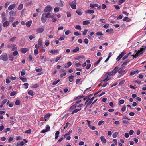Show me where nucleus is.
Returning <instances> with one entry per match:
<instances>
[{"instance_id":"nucleus-1","label":"nucleus","mask_w":146,"mask_h":146,"mask_svg":"<svg viewBox=\"0 0 146 146\" xmlns=\"http://www.w3.org/2000/svg\"><path fill=\"white\" fill-rule=\"evenodd\" d=\"M145 49H146L145 48V46H143V48H140V50L138 51L135 50V52L136 53L135 54V55H132V56H133V58H135L142 54L144 52Z\"/></svg>"},{"instance_id":"nucleus-2","label":"nucleus","mask_w":146,"mask_h":146,"mask_svg":"<svg viewBox=\"0 0 146 146\" xmlns=\"http://www.w3.org/2000/svg\"><path fill=\"white\" fill-rule=\"evenodd\" d=\"M50 14V13H44L41 17V20L42 22L45 23L47 20V18H48Z\"/></svg>"},{"instance_id":"nucleus-3","label":"nucleus","mask_w":146,"mask_h":146,"mask_svg":"<svg viewBox=\"0 0 146 146\" xmlns=\"http://www.w3.org/2000/svg\"><path fill=\"white\" fill-rule=\"evenodd\" d=\"M0 60L4 61H7L8 60L7 54L6 53H4L0 56Z\"/></svg>"},{"instance_id":"nucleus-4","label":"nucleus","mask_w":146,"mask_h":146,"mask_svg":"<svg viewBox=\"0 0 146 146\" xmlns=\"http://www.w3.org/2000/svg\"><path fill=\"white\" fill-rule=\"evenodd\" d=\"M52 7L50 5H48L45 8L44 10V11L45 12H50L52 10Z\"/></svg>"},{"instance_id":"nucleus-5","label":"nucleus","mask_w":146,"mask_h":146,"mask_svg":"<svg viewBox=\"0 0 146 146\" xmlns=\"http://www.w3.org/2000/svg\"><path fill=\"white\" fill-rule=\"evenodd\" d=\"M45 129H43L41 131V133H44L46 132H48L50 131V127L48 125H47L46 126Z\"/></svg>"},{"instance_id":"nucleus-6","label":"nucleus","mask_w":146,"mask_h":146,"mask_svg":"<svg viewBox=\"0 0 146 146\" xmlns=\"http://www.w3.org/2000/svg\"><path fill=\"white\" fill-rule=\"evenodd\" d=\"M125 54V52L123 51L117 57L116 60L118 61H119L120 59L124 56Z\"/></svg>"},{"instance_id":"nucleus-7","label":"nucleus","mask_w":146,"mask_h":146,"mask_svg":"<svg viewBox=\"0 0 146 146\" xmlns=\"http://www.w3.org/2000/svg\"><path fill=\"white\" fill-rule=\"evenodd\" d=\"M93 101L91 100L90 98L88 99L85 102V104H86V108H87L88 106L90 105Z\"/></svg>"},{"instance_id":"nucleus-8","label":"nucleus","mask_w":146,"mask_h":146,"mask_svg":"<svg viewBox=\"0 0 146 146\" xmlns=\"http://www.w3.org/2000/svg\"><path fill=\"white\" fill-rule=\"evenodd\" d=\"M76 4L75 1H73L70 5L71 8L73 9H75L76 8Z\"/></svg>"},{"instance_id":"nucleus-9","label":"nucleus","mask_w":146,"mask_h":146,"mask_svg":"<svg viewBox=\"0 0 146 146\" xmlns=\"http://www.w3.org/2000/svg\"><path fill=\"white\" fill-rule=\"evenodd\" d=\"M110 78L106 74L104 77V80L103 81L104 82H106L109 80Z\"/></svg>"},{"instance_id":"nucleus-10","label":"nucleus","mask_w":146,"mask_h":146,"mask_svg":"<svg viewBox=\"0 0 146 146\" xmlns=\"http://www.w3.org/2000/svg\"><path fill=\"white\" fill-rule=\"evenodd\" d=\"M16 7V4H13L9 5L8 8V9L9 10H11L13 9H14Z\"/></svg>"},{"instance_id":"nucleus-11","label":"nucleus","mask_w":146,"mask_h":146,"mask_svg":"<svg viewBox=\"0 0 146 146\" xmlns=\"http://www.w3.org/2000/svg\"><path fill=\"white\" fill-rule=\"evenodd\" d=\"M37 44L38 45L40 46L42 48H43V45L42 44V40L41 38H40L38 41Z\"/></svg>"},{"instance_id":"nucleus-12","label":"nucleus","mask_w":146,"mask_h":146,"mask_svg":"<svg viewBox=\"0 0 146 146\" xmlns=\"http://www.w3.org/2000/svg\"><path fill=\"white\" fill-rule=\"evenodd\" d=\"M1 17L3 21H5L6 20V15L5 12H3L1 14Z\"/></svg>"},{"instance_id":"nucleus-13","label":"nucleus","mask_w":146,"mask_h":146,"mask_svg":"<svg viewBox=\"0 0 146 146\" xmlns=\"http://www.w3.org/2000/svg\"><path fill=\"white\" fill-rule=\"evenodd\" d=\"M29 50V49L27 48H23L21 49V52L23 53H25Z\"/></svg>"},{"instance_id":"nucleus-14","label":"nucleus","mask_w":146,"mask_h":146,"mask_svg":"<svg viewBox=\"0 0 146 146\" xmlns=\"http://www.w3.org/2000/svg\"><path fill=\"white\" fill-rule=\"evenodd\" d=\"M9 25V23L8 21H6L3 24V26L4 27H6L8 26Z\"/></svg>"},{"instance_id":"nucleus-15","label":"nucleus","mask_w":146,"mask_h":146,"mask_svg":"<svg viewBox=\"0 0 146 146\" xmlns=\"http://www.w3.org/2000/svg\"><path fill=\"white\" fill-rule=\"evenodd\" d=\"M76 13L78 15H81L82 14L83 12L80 9H79L76 10Z\"/></svg>"},{"instance_id":"nucleus-16","label":"nucleus","mask_w":146,"mask_h":146,"mask_svg":"<svg viewBox=\"0 0 146 146\" xmlns=\"http://www.w3.org/2000/svg\"><path fill=\"white\" fill-rule=\"evenodd\" d=\"M44 30V28H39L36 30V31L37 33H41L43 32Z\"/></svg>"},{"instance_id":"nucleus-17","label":"nucleus","mask_w":146,"mask_h":146,"mask_svg":"<svg viewBox=\"0 0 146 146\" xmlns=\"http://www.w3.org/2000/svg\"><path fill=\"white\" fill-rule=\"evenodd\" d=\"M50 114L49 113L46 114L44 117V118L45 121H46L50 117Z\"/></svg>"},{"instance_id":"nucleus-18","label":"nucleus","mask_w":146,"mask_h":146,"mask_svg":"<svg viewBox=\"0 0 146 146\" xmlns=\"http://www.w3.org/2000/svg\"><path fill=\"white\" fill-rule=\"evenodd\" d=\"M90 6L92 8H94L98 7L99 5L98 4L90 3Z\"/></svg>"},{"instance_id":"nucleus-19","label":"nucleus","mask_w":146,"mask_h":146,"mask_svg":"<svg viewBox=\"0 0 146 146\" xmlns=\"http://www.w3.org/2000/svg\"><path fill=\"white\" fill-rule=\"evenodd\" d=\"M85 13L88 14H93L94 13V11L93 10H89L85 11Z\"/></svg>"},{"instance_id":"nucleus-20","label":"nucleus","mask_w":146,"mask_h":146,"mask_svg":"<svg viewBox=\"0 0 146 146\" xmlns=\"http://www.w3.org/2000/svg\"><path fill=\"white\" fill-rule=\"evenodd\" d=\"M32 23V21L31 20H30L27 22L26 23V25L27 26L29 27H30Z\"/></svg>"},{"instance_id":"nucleus-21","label":"nucleus","mask_w":146,"mask_h":146,"mask_svg":"<svg viewBox=\"0 0 146 146\" xmlns=\"http://www.w3.org/2000/svg\"><path fill=\"white\" fill-rule=\"evenodd\" d=\"M119 70L118 67H116L112 71L114 74L116 73Z\"/></svg>"},{"instance_id":"nucleus-22","label":"nucleus","mask_w":146,"mask_h":146,"mask_svg":"<svg viewBox=\"0 0 146 146\" xmlns=\"http://www.w3.org/2000/svg\"><path fill=\"white\" fill-rule=\"evenodd\" d=\"M131 21V19L128 17H125L124 18L123 21L127 22L130 21Z\"/></svg>"},{"instance_id":"nucleus-23","label":"nucleus","mask_w":146,"mask_h":146,"mask_svg":"<svg viewBox=\"0 0 146 146\" xmlns=\"http://www.w3.org/2000/svg\"><path fill=\"white\" fill-rule=\"evenodd\" d=\"M102 57H101L96 62H95L94 63V66H96L100 62V61L102 60Z\"/></svg>"},{"instance_id":"nucleus-24","label":"nucleus","mask_w":146,"mask_h":146,"mask_svg":"<svg viewBox=\"0 0 146 146\" xmlns=\"http://www.w3.org/2000/svg\"><path fill=\"white\" fill-rule=\"evenodd\" d=\"M100 139L102 143H105L106 142V139L103 136H101Z\"/></svg>"},{"instance_id":"nucleus-25","label":"nucleus","mask_w":146,"mask_h":146,"mask_svg":"<svg viewBox=\"0 0 146 146\" xmlns=\"http://www.w3.org/2000/svg\"><path fill=\"white\" fill-rule=\"evenodd\" d=\"M123 70L124 69H121V68H120L119 69V73L121 74H124L125 73L124 72L125 71V70Z\"/></svg>"},{"instance_id":"nucleus-26","label":"nucleus","mask_w":146,"mask_h":146,"mask_svg":"<svg viewBox=\"0 0 146 146\" xmlns=\"http://www.w3.org/2000/svg\"><path fill=\"white\" fill-rule=\"evenodd\" d=\"M106 74V75H107L109 77L111 76H112L113 75H114V74H113V72L112 71L109 72H107Z\"/></svg>"},{"instance_id":"nucleus-27","label":"nucleus","mask_w":146,"mask_h":146,"mask_svg":"<svg viewBox=\"0 0 146 146\" xmlns=\"http://www.w3.org/2000/svg\"><path fill=\"white\" fill-rule=\"evenodd\" d=\"M15 12L13 11H10L9 13V15L10 16H15Z\"/></svg>"},{"instance_id":"nucleus-28","label":"nucleus","mask_w":146,"mask_h":146,"mask_svg":"<svg viewBox=\"0 0 146 146\" xmlns=\"http://www.w3.org/2000/svg\"><path fill=\"white\" fill-rule=\"evenodd\" d=\"M138 43L136 42H134L132 43L131 44V47L132 48H134L136 46H137L138 44H137Z\"/></svg>"},{"instance_id":"nucleus-29","label":"nucleus","mask_w":146,"mask_h":146,"mask_svg":"<svg viewBox=\"0 0 146 146\" xmlns=\"http://www.w3.org/2000/svg\"><path fill=\"white\" fill-rule=\"evenodd\" d=\"M81 109L80 108V109H77L76 110H74L72 112V114H73L74 113H76L78 112V111H80L81 110Z\"/></svg>"},{"instance_id":"nucleus-30","label":"nucleus","mask_w":146,"mask_h":146,"mask_svg":"<svg viewBox=\"0 0 146 146\" xmlns=\"http://www.w3.org/2000/svg\"><path fill=\"white\" fill-rule=\"evenodd\" d=\"M19 23V22L18 21L16 22H14L12 23V26L13 27H15Z\"/></svg>"},{"instance_id":"nucleus-31","label":"nucleus","mask_w":146,"mask_h":146,"mask_svg":"<svg viewBox=\"0 0 146 146\" xmlns=\"http://www.w3.org/2000/svg\"><path fill=\"white\" fill-rule=\"evenodd\" d=\"M74 77V76L72 75H71L69 77V81L70 82H73V78Z\"/></svg>"},{"instance_id":"nucleus-32","label":"nucleus","mask_w":146,"mask_h":146,"mask_svg":"<svg viewBox=\"0 0 146 146\" xmlns=\"http://www.w3.org/2000/svg\"><path fill=\"white\" fill-rule=\"evenodd\" d=\"M76 104H74L69 109V110L70 111H71L74 109H75L76 108Z\"/></svg>"},{"instance_id":"nucleus-33","label":"nucleus","mask_w":146,"mask_h":146,"mask_svg":"<svg viewBox=\"0 0 146 146\" xmlns=\"http://www.w3.org/2000/svg\"><path fill=\"white\" fill-rule=\"evenodd\" d=\"M28 94L31 96H33L34 93L32 90H30L28 92Z\"/></svg>"},{"instance_id":"nucleus-34","label":"nucleus","mask_w":146,"mask_h":146,"mask_svg":"<svg viewBox=\"0 0 146 146\" xmlns=\"http://www.w3.org/2000/svg\"><path fill=\"white\" fill-rule=\"evenodd\" d=\"M50 51V53L51 54H55V53H58V51L56 50H51Z\"/></svg>"},{"instance_id":"nucleus-35","label":"nucleus","mask_w":146,"mask_h":146,"mask_svg":"<svg viewBox=\"0 0 146 146\" xmlns=\"http://www.w3.org/2000/svg\"><path fill=\"white\" fill-rule=\"evenodd\" d=\"M139 71L138 70H136L134 71H132L130 72V75L131 76H132L134 75L136 73H138Z\"/></svg>"},{"instance_id":"nucleus-36","label":"nucleus","mask_w":146,"mask_h":146,"mask_svg":"<svg viewBox=\"0 0 146 146\" xmlns=\"http://www.w3.org/2000/svg\"><path fill=\"white\" fill-rule=\"evenodd\" d=\"M90 23V22L89 21H84L83 22V24L84 25H88Z\"/></svg>"},{"instance_id":"nucleus-37","label":"nucleus","mask_w":146,"mask_h":146,"mask_svg":"<svg viewBox=\"0 0 146 146\" xmlns=\"http://www.w3.org/2000/svg\"><path fill=\"white\" fill-rule=\"evenodd\" d=\"M79 48L78 47H77L76 48L73 49L72 51L74 52H76L77 51H78L79 50Z\"/></svg>"},{"instance_id":"nucleus-38","label":"nucleus","mask_w":146,"mask_h":146,"mask_svg":"<svg viewBox=\"0 0 146 146\" xmlns=\"http://www.w3.org/2000/svg\"><path fill=\"white\" fill-rule=\"evenodd\" d=\"M60 132L58 131H56L55 134V139H57L58 137Z\"/></svg>"},{"instance_id":"nucleus-39","label":"nucleus","mask_w":146,"mask_h":146,"mask_svg":"<svg viewBox=\"0 0 146 146\" xmlns=\"http://www.w3.org/2000/svg\"><path fill=\"white\" fill-rule=\"evenodd\" d=\"M72 130H70L69 131L68 133H67L66 134L64 135V137H65L67 135H70L72 133Z\"/></svg>"},{"instance_id":"nucleus-40","label":"nucleus","mask_w":146,"mask_h":146,"mask_svg":"<svg viewBox=\"0 0 146 146\" xmlns=\"http://www.w3.org/2000/svg\"><path fill=\"white\" fill-rule=\"evenodd\" d=\"M75 28L76 29L79 30V31H81L82 30L81 27L80 25H76L75 27Z\"/></svg>"},{"instance_id":"nucleus-41","label":"nucleus","mask_w":146,"mask_h":146,"mask_svg":"<svg viewBox=\"0 0 146 146\" xmlns=\"http://www.w3.org/2000/svg\"><path fill=\"white\" fill-rule=\"evenodd\" d=\"M23 7V4H20L19 5V6H18V7L17 8V9L18 10H21L22 9Z\"/></svg>"},{"instance_id":"nucleus-42","label":"nucleus","mask_w":146,"mask_h":146,"mask_svg":"<svg viewBox=\"0 0 146 146\" xmlns=\"http://www.w3.org/2000/svg\"><path fill=\"white\" fill-rule=\"evenodd\" d=\"M124 102H125V101L124 100H123V99L120 100L119 101V105H120L121 104H124Z\"/></svg>"},{"instance_id":"nucleus-43","label":"nucleus","mask_w":146,"mask_h":146,"mask_svg":"<svg viewBox=\"0 0 146 146\" xmlns=\"http://www.w3.org/2000/svg\"><path fill=\"white\" fill-rule=\"evenodd\" d=\"M20 79L23 82H26L27 81V80L25 78L20 77Z\"/></svg>"},{"instance_id":"nucleus-44","label":"nucleus","mask_w":146,"mask_h":146,"mask_svg":"<svg viewBox=\"0 0 146 146\" xmlns=\"http://www.w3.org/2000/svg\"><path fill=\"white\" fill-rule=\"evenodd\" d=\"M12 54H10L9 56V60L11 61H12L13 60V56Z\"/></svg>"},{"instance_id":"nucleus-45","label":"nucleus","mask_w":146,"mask_h":146,"mask_svg":"<svg viewBox=\"0 0 146 146\" xmlns=\"http://www.w3.org/2000/svg\"><path fill=\"white\" fill-rule=\"evenodd\" d=\"M16 93V92L15 91H14L12 92L10 94V95L11 96H14Z\"/></svg>"},{"instance_id":"nucleus-46","label":"nucleus","mask_w":146,"mask_h":146,"mask_svg":"<svg viewBox=\"0 0 146 146\" xmlns=\"http://www.w3.org/2000/svg\"><path fill=\"white\" fill-rule=\"evenodd\" d=\"M38 53V49H35L34 50V54L35 56L37 55Z\"/></svg>"},{"instance_id":"nucleus-47","label":"nucleus","mask_w":146,"mask_h":146,"mask_svg":"<svg viewBox=\"0 0 146 146\" xmlns=\"http://www.w3.org/2000/svg\"><path fill=\"white\" fill-rule=\"evenodd\" d=\"M106 32L107 33L113 32V29L112 28H111L110 29H108L106 30Z\"/></svg>"},{"instance_id":"nucleus-48","label":"nucleus","mask_w":146,"mask_h":146,"mask_svg":"<svg viewBox=\"0 0 146 146\" xmlns=\"http://www.w3.org/2000/svg\"><path fill=\"white\" fill-rule=\"evenodd\" d=\"M14 17L11 16H10L9 18V20L10 21H14Z\"/></svg>"},{"instance_id":"nucleus-49","label":"nucleus","mask_w":146,"mask_h":146,"mask_svg":"<svg viewBox=\"0 0 146 146\" xmlns=\"http://www.w3.org/2000/svg\"><path fill=\"white\" fill-rule=\"evenodd\" d=\"M16 37H13L10 39V41L13 42L16 39Z\"/></svg>"},{"instance_id":"nucleus-50","label":"nucleus","mask_w":146,"mask_h":146,"mask_svg":"<svg viewBox=\"0 0 146 146\" xmlns=\"http://www.w3.org/2000/svg\"><path fill=\"white\" fill-rule=\"evenodd\" d=\"M24 88L25 89H27L28 88L29 84L27 83H24L23 84Z\"/></svg>"},{"instance_id":"nucleus-51","label":"nucleus","mask_w":146,"mask_h":146,"mask_svg":"<svg viewBox=\"0 0 146 146\" xmlns=\"http://www.w3.org/2000/svg\"><path fill=\"white\" fill-rule=\"evenodd\" d=\"M50 44V42L48 40H46L45 42V44L46 46H48Z\"/></svg>"},{"instance_id":"nucleus-52","label":"nucleus","mask_w":146,"mask_h":146,"mask_svg":"<svg viewBox=\"0 0 146 146\" xmlns=\"http://www.w3.org/2000/svg\"><path fill=\"white\" fill-rule=\"evenodd\" d=\"M117 135L118 133L117 132H115L113 135V137L114 138H116L117 137Z\"/></svg>"},{"instance_id":"nucleus-53","label":"nucleus","mask_w":146,"mask_h":146,"mask_svg":"<svg viewBox=\"0 0 146 146\" xmlns=\"http://www.w3.org/2000/svg\"><path fill=\"white\" fill-rule=\"evenodd\" d=\"M88 31L87 29H85L83 32L82 34L84 35H86Z\"/></svg>"},{"instance_id":"nucleus-54","label":"nucleus","mask_w":146,"mask_h":146,"mask_svg":"<svg viewBox=\"0 0 146 146\" xmlns=\"http://www.w3.org/2000/svg\"><path fill=\"white\" fill-rule=\"evenodd\" d=\"M35 37V36L34 35H31L29 37V39L31 40H32Z\"/></svg>"},{"instance_id":"nucleus-55","label":"nucleus","mask_w":146,"mask_h":146,"mask_svg":"<svg viewBox=\"0 0 146 146\" xmlns=\"http://www.w3.org/2000/svg\"><path fill=\"white\" fill-rule=\"evenodd\" d=\"M18 54V52L17 50H15L14 51L13 54H12L14 56H16Z\"/></svg>"},{"instance_id":"nucleus-56","label":"nucleus","mask_w":146,"mask_h":146,"mask_svg":"<svg viewBox=\"0 0 146 146\" xmlns=\"http://www.w3.org/2000/svg\"><path fill=\"white\" fill-rule=\"evenodd\" d=\"M60 81V80L59 79H58L56 81H54L53 83V85H55L56 84Z\"/></svg>"},{"instance_id":"nucleus-57","label":"nucleus","mask_w":146,"mask_h":146,"mask_svg":"<svg viewBox=\"0 0 146 146\" xmlns=\"http://www.w3.org/2000/svg\"><path fill=\"white\" fill-rule=\"evenodd\" d=\"M70 125V123L68 122H67L66 123V125L65 127L64 128V129H65V128H67Z\"/></svg>"},{"instance_id":"nucleus-58","label":"nucleus","mask_w":146,"mask_h":146,"mask_svg":"<svg viewBox=\"0 0 146 146\" xmlns=\"http://www.w3.org/2000/svg\"><path fill=\"white\" fill-rule=\"evenodd\" d=\"M130 60L127 59L123 63V64L124 65H126L127 64L129 63L130 61Z\"/></svg>"},{"instance_id":"nucleus-59","label":"nucleus","mask_w":146,"mask_h":146,"mask_svg":"<svg viewBox=\"0 0 146 146\" xmlns=\"http://www.w3.org/2000/svg\"><path fill=\"white\" fill-rule=\"evenodd\" d=\"M54 12L55 13L58 12L59 11V9L58 8L56 7L54 9Z\"/></svg>"},{"instance_id":"nucleus-60","label":"nucleus","mask_w":146,"mask_h":146,"mask_svg":"<svg viewBox=\"0 0 146 146\" xmlns=\"http://www.w3.org/2000/svg\"><path fill=\"white\" fill-rule=\"evenodd\" d=\"M113 123L114 124L117 125H119L120 124V122L118 121H117L113 122Z\"/></svg>"},{"instance_id":"nucleus-61","label":"nucleus","mask_w":146,"mask_h":146,"mask_svg":"<svg viewBox=\"0 0 146 146\" xmlns=\"http://www.w3.org/2000/svg\"><path fill=\"white\" fill-rule=\"evenodd\" d=\"M104 121L102 120H101L99 121L98 123V125L99 126H100L103 123H104Z\"/></svg>"},{"instance_id":"nucleus-62","label":"nucleus","mask_w":146,"mask_h":146,"mask_svg":"<svg viewBox=\"0 0 146 146\" xmlns=\"http://www.w3.org/2000/svg\"><path fill=\"white\" fill-rule=\"evenodd\" d=\"M109 105L112 108H113L114 107L113 105V103L112 102H110Z\"/></svg>"},{"instance_id":"nucleus-63","label":"nucleus","mask_w":146,"mask_h":146,"mask_svg":"<svg viewBox=\"0 0 146 146\" xmlns=\"http://www.w3.org/2000/svg\"><path fill=\"white\" fill-rule=\"evenodd\" d=\"M10 3L9 2H7L6 3H5V5H4V7L5 8L7 7L9 5Z\"/></svg>"},{"instance_id":"nucleus-64","label":"nucleus","mask_w":146,"mask_h":146,"mask_svg":"<svg viewBox=\"0 0 146 146\" xmlns=\"http://www.w3.org/2000/svg\"><path fill=\"white\" fill-rule=\"evenodd\" d=\"M15 104L16 105H19L20 104V101L19 100H17Z\"/></svg>"}]
</instances>
